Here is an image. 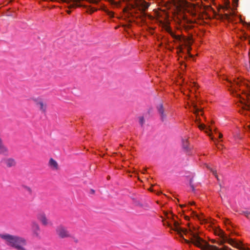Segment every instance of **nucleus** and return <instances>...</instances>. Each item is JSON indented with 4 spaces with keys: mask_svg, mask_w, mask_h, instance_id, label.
<instances>
[{
    "mask_svg": "<svg viewBox=\"0 0 250 250\" xmlns=\"http://www.w3.org/2000/svg\"><path fill=\"white\" fill-rule=\"evenodd\" d=\"M105 12L110 18H113L114 17V13L112 11H110L108 10H106Z\"/></svg>",
    "mask_w": 250,
    "mask_h": 250,
    "instance_id": "20",
    "label": "nucleus"
},
{
    "mask_svg": "<svg viewBox=\"0 0 250 250\" xmlns=\"http://www.w3.org/2000/svg\"><path fill=\"white\" fill-rule=\"evenodd\" d=\"M139 122L141 125H143L145 123V120L143 117H141L139 118Z\"/></svg>",
    "mask_w": 250,
    "mask_h": 250,
    "instance_id": "22",
    "label": "nucleus"
},
{
    "mask_svg": "<svg viewBox=\"0 0 250 250\" xmlns=\"http://www.w3.org/2000/svg\"><path fill=\"white\" fill-rule=\"evenodd\" d=\"M157 109L159 113L160 114L161 121L164 122L166 119L167 115L165 113V110L162 104H160L157 106Z\"/></svg>",
    "mask_w": 250,
    "mask_h": 250,
    "instance_id": "10",
    "label": "nucleus"
},
{
    "mask_svg": "<svg viewBox=\"0 0 250 250\" xmlns=\"http://www.w3.org/2000/svg\"><path fill=\"white\" fill-rule=\"evenodd\" d=\"M199 128L200 129L202 130V129H205L206 128V126L204 125H203V124H201V125H199Z\"/></svg>",
    "mask_w": 250,
    "mask_h": 250,
    "instance_id": "23",
    "label": "nucleus"
},
{
    "mask_svg": "<svg viewBox=\"0 0 250 250\" xmlns=\"http://www.w3.org/2000/svg\"><path fill=\"white\" fill-rule=\"evenodd\" d=\"M37 218L44 226H52V223L46 217L45 213L43 212H40L37 215Z\"/></svg>",
    "mask_w": 250,
    "mask_h": 250,
    "instance_id": "5",
    "label": "nucleus"
},
{
    "mask_svg": "<svg viewBox=\"0 0 250 250\" xmlns=\"http://www.w3.org/2000/svg\"><path fill=\"white\" fill-rule=\"evenodd\" d=\"M31 230L34 237L37 238L40 237V227L38 223L36 221H33L31 223Z\"/></svg>",
    "mask_w": 250,
    "mask_h": 250,
    "instance_id": "6",
    "label": "nucleus"
},
{
    "mask_svg": "<svg viewBox=\"0 0 250 250\" xmlns=\"http://www.w3.org/2000/svg\"><path fill=\"white\" fill-rule=\"evenodd\" d=\"M249 43H250V40H249Z\"/></svg>",
    "mask_w": 250,
    "mask_h": 250,
    "instance_id": "32",
    "label": "nucleus"
},
{
    "mask_svg": "<svg viewBox=\"0 0 250 250\" xmlns=\"http://www.w3.org/2000/svg\"><path fill=\"white\" fill-rule=\"evenodd\" d=\"M182 146L183 148L186 151H188L190 149V147L189 146V143L187 139L182 140Z\"/></svg>",
    "mask_w": 250,
    "mask_h": 250,
    "instance_id": "12",
    "label": "nucleus"
},
{
    "mask_svg": "<svg viewBox=\"0 0 250 250\" xmlns=\"http://www.w3.org/2000/svg\"><path fill=\"white\" fill-rule=\"evenodd\" d=\"M184 4V1H181L180 0H177V1L175 2V5L177 7H182Z\"/></svg>",
    "mask_w": 250,
    "mask_h": 250,
    "instance_id": "16",
    "label": "nucleus"
},
{
    "mask_svg": "<svg viewBox=\"0 0 250 250\" xmlns=\"http://www.w3.org/2000/svg\"><path fill=\"white\" fill-rule=\"evenodd\" d=\"M97 9L93 7H88L87 10V12L90 14L93 13L94 12L96 11Z\"/></svg>",
    "mask_w": 250,
    "mask_h": 250,
    "instance_id": "19",
    "label": "nucleus"
},
{
    "mask_svg": "<svg viewBox=\"0 0 250 250\" xmlns=\"http://www.w3.org/2000/svg\"><path fill=\"white\" fill-rule=\"evenodd\" d=\"M0 136H1V131H0ZM8 154L9 150L8 148L3 144L1 136H0V155L8 156Z\"/></svg>",
    "mask_w": 250,
    "mask_h": 250,
    "instance_id": "8",
    "label": "nucleus"
},
{
    "mask_svg": "<svg viewBox=\"0 0 250 250\" xmlns=\"http://www.w3.org/2000/svg\"><path fill=\"white\" fill-rule=\"evenodd\" d=\"M207 168H208L210 170V171L212 172L213 174L215 176V177L217 179V180H218L219 179H218V175H217V172L216 170H213V169H212L211 168H210L208 166H207Z\"/></svg>",
    "mask_w": 250,
    "mask_h": 250,
    "instance_id": "18",
    "label": "nucleus"
},
{
    "mask_svg": "<svg viewBox=\"0 0 250 250\" xmlns=\"http://www.w3.org/2000/svg\"><path fill=\"white\" fill-rule=\"evenodd\" d=\"M33 101L38 106L39 109L42 113H45L46 111L47 105L44 104L42 100L39 98H33Z\"/></svg>",
    "mask_w": 250,
    "mask_h": 250,
    "instance_id": "7",
    "label": "nucleus"
},
{
    "mask_svg": "<svg viewBox=\"0 0 250 250\" xmlns=\"http://www.w3.org/2000/svg\"><path fill=\"white\" fill-rule=\"evenodd\" d=\"M193 239L192 240L193 244L200 248L202 250H228L227 249H219L214 246H211L206 242L202 238L197 235H193Z\"/></svg>",
    "mask_w": 250,
    "mask_h": 250,
    "instance_id": "2",
    "label": "nucleus"
},
{
    "mask_svg": "<svg viewBox=\"0 0 250 250\" xmlns=\"http://www.w3.org/2000/svg\"><path fill=\"white\" fill-rule=\"evenodd\" d=\"M167 31L173 38L178 41H180L181 40L180 36L179 35H175L174 33L173 32V31L170 29V28L167 27Z\"/></svg>",
    "mask_w": 250,
    "mask_h": 250,
    "instance_id": "13",
    "label": "nucleus"
},
{
    "mask_svg": "<svg viewBox=\"0 0 250 250\" xmlns=\"http://www.w3.org/2000/svg\"><path fill=\"white\" fill-rule=\"evenodd\" d=\"M191 48L190 47H188V51H189V49H190Z\"/></svg>",
    "mask_w": 250,
    "mask_h": 250,
    "instance_id": "29",
    "label": "nucleus"
},
{
    "mask_svg": "<svg viewBox=\"0 0 250 250\" xmlns=\"http://www.w3.org/2000/svg\"><path fill=\"white\" fill-rule=\"evenodd\" d=\"M235 3H237L239 0H233Z\"/></svg>",
    "mask_w": 250,
    "mask_h": 250,
    "instance_id": "25",
    "label": "nucleus"
},
{
    "mask_svg": "<svg viewBox=\"0 0 250 250\" xmlns=\"http://www.w3.org/2000/svg\"><path fill=\"white\" fill-rule=\"evenodd\" d=\"M192 106L193 107V112L194 114H198L199 111H202V110L200 109L194 103H192Z\"/></svg>",
    "mask_w": 250,
    "mask_h": 250,
    "instance_id": "14",
    "label": "nucleus"
},
{
    "mask_svg": "<svg viewBox=\"0 0 250 250\" xmlns=\"http://www.w3.org/2000/svg\"><path fill=\"white\" fill-rule=\"evenodd\" d=\"M174 228H172L170 224L167 223V226L171 228V229L177 232L180 235V237L182 238L184 242L187 244H193L192 240L193 239V235L198 236V234L194 232L193 230L189 229L188 230L187 229H183L179 227V223L178 222L174 221Z\"/></svg>",
    "mask_w": 250,
    "mask_h": 250,
    "instance_id": "1",
    "label": "nucleus"
},
{
    "mask_svg": "<svg viewBox=\"0 0 250 250\" xmlns=\"http://www.w3.org/2000/svg\"><path fill=\"white\" fill-rule=\"evenodd\" d=\"M180 206H181V208H183L185 206L184 205H181Z\"/></svg>",
    "mask_w": 250,
    "mask_h": 250,
    "instance_id": "28",
    "label": "nucleus"
},
{
    "mask_svg": "<svg viewBox=\"0 0 250 250\" xmlns=\"http://www.w3.org/2000/svg\"><path fill=\"white\" fill-rule=\"evenodd\" d=\"M222 137H223V134H222V133H219V137L220 138H222Z\"/></svg>",
    "mask_w": 250,
    "mask_h": 250,
    "instance_id": "24",
    "label": "nucleus"
},
{
    "mask_svg": "<svg viewBox=\"0 0 250 250\" xmlns=\"http://www.w3.org/2000/svg\"><path fill=\"white\" fill-rule=\"evenodd\" d=\"M241 214L244 215L247 218H249V215L250 214V210L242 211L240 212Z\"/></svg>",
    "mask_w": 250,
    "mask_h": 250,
    "instance_id": "17",
    "label": "nucleus"
},
{
    "mask_svg": "<svg viewBox=\"0 0 250 250\" xmlns=\"http://www.w3.org/2000/svg\"><path fill=\"white\" fill-rule=\"evenodd\" d=\"M1 162L4 163L8 167H15L16 165V160L12 158H3L1 160Z\"/></svg>",
    "mask_w": 250,
    "mask_h": 250,
    "instance_id": "9",
    "label": "nucleus"
},
{
    "mask_svg": "<svg viewBox=\"0 0 250 250\" xmlns=\"http://www.w3.org/2000/svg\"><path fill=\"white\" fill-rule=\"evenodd\" d=\"M23 188L25 191L27 192L29 194H32L33 191L31 188L26 186H23Z\"/></svg>",
    "mask_w": 250,
    "mask_h": 250,
    "instance_id": "15",
    "label": "nucleus"
},
{
    "mask_svg": "<svg viewBox=\"0 0 250 250\" xmlns=\"http://www.w3.org/2000/svg\"><path fill=\"white\" fill-rule=\"evenodd\" d=\"M215 233L222 238V242H228L233 247L240 250H250L249 248L244 247L242 243L236 242L232 239H229L225 234V232L221 229L216 230Z\"/></svg>",
    "mask_w": 250,
    "mask_h": 250,
    "instance_id": "3",
    "label": "nucleus"
},
{
    "mask_svg": "<svg viewBox=\"0 0 250 250\" xmlns=\"http://www.w3.org/2000/svg\"><path fill=\"white\" fill-rule=\"evenodd\" d=\"M55 232L58 237L60 239L69 238L72 236L67 227L62 224H60L56 227Z\"/></svg>",
    "mask_w": 250,
    "mask_h": 250,
    "instance_id": "4",
    "label": "nucleus"
},
{
    "mask_svg": "<svg viewBox=\"0 0 250 250\" xmlns=\"http://www.w3.org/2000/svg\"><path fill=\"white\" fill-rule=\"evenodd\" d=\"M48 166L53 170H58L59 169L58 164L56 161L53 158H50L48 162Z\"/></svg>",
    "mask_w": 250,
    "mask_h": 250,
    "instance_id": "11",
    "label": "nucleus"
},
{
    "mask_svg": "<svg viewBox=\"0 0 250 250\" xmlns=\"http://www.w3.org/2000/svg\"><path fill=\"white\" fill-rule=\"evenodd\" d=\"M192 182H193V179H192V178H191V179H190V181H189V185H190L191 188H192V191H194L195 190V188H194V187L192 184Z\"/></svg>",
    "mask_w": 250,
    "mask_h": 250,
    "instance_id": "21",
    "label": "nucleus"
},
{
    "mask_svg": "<svg viewBox=\"0 0 250 250\" xmlns=\"http://www.w3.org/2000/svg\"><path fill=\"white\" fill-rule=\"evenodd\" d=\"M194 204V202H193L191 204V205H193Z\"/></svg>",
    "mask_w": 250,
    "mask_h": 250,
    "instance_id": "30",
    "label": "nucleus"
},
{
    "mask_svg": "<svg viewBox=\"0 0 250 250\" xmlns=\"http://www.w3.org/2000/svg\"><path fill=\"white\" fill-rule=\"evenodd\" d=\"M236 84L237 85H238V82H236Z\"/></svg>",
    "mask_w": 250,
    "mask_h": 250,
    "instance_id": "31",
    "label": "nucleus"
},
{
    "mask_svg": "<svg viewBox=\"0 0 250 250\" xmlns=\"http://www.w3.org/2000/svg\"><path fill=\"white\" fill-rule=\"evenodd\" d=\"M243 38L244 40H246L247 37L246 36H244Z\"/></svg>",
    "mask_w": 250,
    "mask_h": 250,
    "instance_id": "26",
    "label": "nucleus"
},
{
    "mask_svg": "<svg viewBox=\"0 0 250 250\" xmlns=\"http://www.w3.org/2000/svg\"><path fill=\"white\" fill-rule=\"evenodd\" d=\"M67 13L68 14H70V13H71V11H70V10H67Z\"/></svg>",
    "mask_w": 250,
    "mask_h": 250,
    "instance_id": "27",
    "label": "nucleus"
}]
</instances>
